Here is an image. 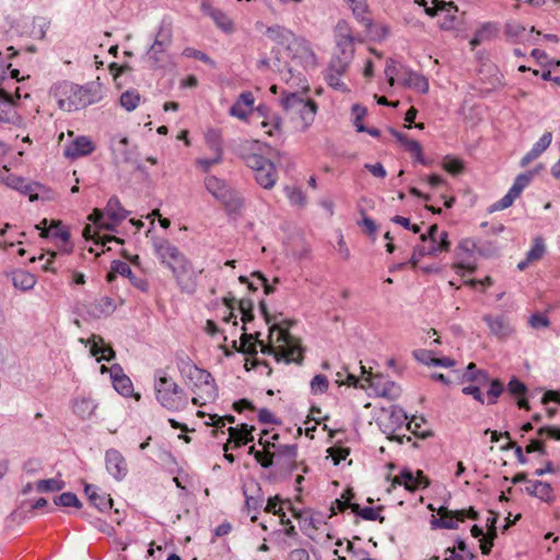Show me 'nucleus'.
Returning <instances> with one entry per match:
<instances>
[{"mask_svg":"<svg viewBox=\"0 0 560 560\" xmlns=\"http://www.w3.org/2000/svg\"><path fill=\"white\" fill-rule=\"evenodd\" d=\"M458 9L457 7L452 2V11H444L445 15L443 20L440 23V27L445 31H451L456 28L457 26V13Z\"/></svg>","mask_w":560,"mask_h":560,"instance_id":"49","label":"nucleus"},{"mask_svg":"<svg viewBox=\"0 0 560 560\" xmlns=\"http://www.w3.org/2000/svg\"><path fill=\"white\" fill-rule=\"evenodd\" d=\"M451 243L448 242V235L446 232H442L435 242H430L429 246L419 247L420 256H436L439 253L448 252Z\"/></svg>","mask_w":560,"mask_h":560,"instance_id":"29","label":"nucleus"},{"mask_svg":"<svg viewBox=\"0 0 560 560\" xmlns=\"http://www.w3.org/2000/svg\"><path fill=\"white\" fill-rule=\"evenodd\" d=\"M397 140L406 148L407 151L412 153L418 162L424 164L422 147L417 140L408 139L407 136L396 132Z\"/></svg>","mask_w":560,"mask_h":560,"instance_id":"38","label":"nucleus"},{"mask_svg":"<svg viewBox=\"0 0 560 560\" xmlns=\"http://www.w3.org/2000/svg\"><path fill=\"white\" fill-rule=\"evenodd\" d=\"M424 422L425 421L422 417L421 418L413 417L412 420H410L407 423V429H408V431H410L412 434H415L417 436L427 438L428 435H430V433L421 430V424Z\"/></svg>","mask_w":560,"mask_h":560,"instance_id":"57","label":"nucleus"},{"mask_svg":"<svg viewBox=\"0 0 560 560\" xmlns=\"http://www.w3.org/2000/svg\"><path fill=\"white\" fill-rule=\"evenodd\" d=\"M205 186L217 200L229 189L224 180L213 175L205 178Z\"/></svg>","mask_w":560,"mask_h":560,"instance_id":"39","label":"nucleus"},{"mask_svg":"<svg viewBox=\"0 0 560 560\" xmlns=\"http://www.w3.org/2000/svg\"><path fill=\"white\" fill-rule=\"evenodd\" d=\"M482 320L487 324L490 334L500 340L510 338L515 331L511 318L505 314H485Z\"/></svg>","mask_w":560,"mask_h":560,"instance_id":"11","label":"nucleus"},{"mask_svg":"<svg viewBox=\"0 0 560 560\" xmlns=\"http://www.w3.org/2000/svg\"><path fill=\"white\" fill-rule=\"evenodd\" d=\"M200 9L203 14L210 16L215 25L225 33H233L235 27L233 21L220 9L212 7L208 1H202Z\"/></svg>","mask_w":560,"mask_h":560,"instance_id":"17","label":"nucleus"},{"mask_svg":"<svg viewBox=\"0 0 560 560\" xmlns=\"http://www.w3.org/2000/svg\"><path fill=\"white\" fill-rule=\"evenodd\" d=\"M128 144L129 139L127 137H122L115 145H113V154L119 163H129L131 160Z\"/></svg>","mask_w":560,"mask_h":560,"instance_id":"41","label":"nucleus"},{"mask_svg":"<svg viewBox=\"0 0 560 560\" xmlns=\"http://www.w3.org/2000/svg\"><path fill=\"white\" fill-rule=\"evenodd\" d=\"M116 310L115 301L109 296H102L90 306V314L94 317L108 316Z\"/></svg>","mask_w":560,"mask_h":560,"instance_id":"31","label":"nucleus"},{"mask_svg":"<svg viewBox=\"0 0 560 560\" xmlns=\"http://www.w3.org/2000/svg\"><path fill=\"white\" fill-rule=\"evenodd\" d=\"M255 103V97L252 92L245 91L240 94L236 102L230 108V115L236 117L241 120L247 118L248 114L252 112Z\"/></svg>","mask_w":560,"mask_h":560,"instance_id":"19","label":"nucleus"},{"mask_svg":"<svg viewBox=\"0 0 560 560\" xmlns=\"http://www.w3.org/2000/svg\"><path fill=\"white\" fill-rule=\"evenodd\" d=\"M347 46L349 47V49L348 50L343 49L341 57H336L330 61L329 67H328L329 71L335 72V73H340V74L346 73V71L348 70V67L350 65V61L352 59V54H353L352 44L348 43Z\"/></svg>","mask_w":560,"mask_h":560,"instance_id":"33","label":"nucleus"},{"mask_svg":"<svg viewBox=\"0 0 560 560\" xmlns=\"http://www.w3.org/2000/svg\"><path fill=\"white\" fill-rule=\"evenodd\" d=\"M218 200L230 214L240 213L244 206V199L242 196L230 187Z\"/></svg>","mask_w":560,"mask_h":560,"instance_id":"28","label":"nucleus"},{"mask_svg":"<svg viewBox=\"0 0 560 560\" xmlns=\"http://www.w3.org/2000/svg\"><path fill=\"white\" fill-rule=\"evenodd\" d=\"M56 505L60 506H74L80 508L81 503L78 499V497L72 492H63L60 495L56 497L54 500Z\"/></svg>","mask_w":560,"mask_h":560,"instance_id":"50","label":"nucleus"},{"mask_svg":"<svg viewBox=\"0 0 560 560\" xmlns=\"http://www.w3.org/2000/svg\"><path fill=\"white\" fill-rule=\"evenodd\" d=\"M340 73H335L327 70L325 80L327 84L336 91L346 92L348 91L346 83L341 80Z\"/></svg>","mask_w":560,"mask_h":560,"instance_id":"51","label":"nucleus"},{"mask_svg":"<svg viewBox=\"0 0 560 560\" xmlns=\"http://www.w3.org/2000/svg\"><path fill=\"white\" fill-rule=\"evenodd\" d=\"M106 469L117 480H121L128 471L125 457L117 450L110 448L105 454Z\"/></svg>","mask_w":560,"mask_h":560,"instance_id":"15","label":"nucleus"},{"mask_svg":"<svg viewBox=\"0 0 560 560\" xmlns=\"http://www.w3.org/2000/svg\"><path fill=\"white\" fill-rule=\"evenodd\" d=\"M246 500H245V509L248 513L253 512V515L250 516L252 522H256L258 520V513L262 506L264 499L261 497H249L245 493Z\"/></svg>","mask_w":560,"mask_h":560,"instance_id":"45","label":"nucleus"},{"mask_svg":"<svg viewBox=\"0 0 560 560\" xmlns=\"http://www.w3.org/2000/svg\"><path fill=\"white\" fill-rule=\"evenodd\" d=\"M352 112L354 114V126L357 128L358 132L365 131V126L362 124V119L366 114V109L364 107H361L360 105L355 104L352 107Z\"/></svg>","mask_w":560,"mask_h":560,"instance_id":"63","label":"nucleus"},{"mask_svg":"<svg viewBox=\"0 0 560 560\" xmlns=\"http://www.w3.org/2000/svg\"><path fill=\"white\" fill-rule=\"evenodd\" d=\"M397 486H402L409 492H416L428 488L430 486V479L420 469L413 472L409 468H404L399 475L392 479V488Z\"/></svg>","mask_w":560,"mask_h":560,"instance_id":"9","label":"nucleus"},{"mask_svg":"<svg viewBox=\"0 0 560 560\" xmlns=\"http://www.w3.org/2000/svg\"><path fill=\"white\" fill-rule=\"evenodd\" d=\"M110 376L115 389L120 395L129 397L132 394V382L126 374L122 373V370L119 365H113L110 368Z\"/></svg>","mask_w":560,"mask_h":560,"instance_id":"25","label":"nucleus"},{"mask_svg":"<svg viewBox=\"0 0 560 560\" xmlns=\"http://www.w3.org/2000/svg\"><path fill=\"white\" fill-rule=\"evenodd\" d=\"M81 342H84L81 339ZM86 345H91V354L97 358V361H112L115 358V351L110 346L104 345V339L98 335H92L90 339L85 341Z\"/></svg>","mask_w":560,"mask_h":560,"instance_id":"20","label":"nucleus"},{"mask_svg":"<svg viewBox=\"0 0 560 560\" xmlns=\"http://www.w3.org/2000/svg\"><path fill=\"white\" fill-rule=\"evenodd\" d=\"M527 494L536 497L546 503H552L556 500L553 488L548 483L540 480L528 481L525 488Z\"/></svg>","mask_w":560,"mask_h":560,"instance_id":"21","label":"nucleus"},{"mask_svg":"<svg viewBox=\"0 0 560 560\" xmlns=\"http://www.w3.org/2000/svg\"><path fill=\"white\" fill-rule=\"evenodd\" d=\"M281 119L279 117L273 116L270 120H262L260 122L261 129H264L265 133L268 136H273L276 131L280 129Z\"/></svg>","mask_w":560,"mask_h":560,"instance_id":"60","label":"nucleus"},{"mask_svg":"<svg viewBox=\"0 0 560 560\" xmlns=\"http://www.w3.org/2000/svg\"><path fill=\"white\" fill-rule=\"evenodd\" d=\"M552 133L546 131L537 142L534 143L532 149L521 159V166L525 167L537 158H539L551 144Z\"/></svg>","mask_w":560,"mask_h":560,"instance_id":"22","label":"nucleus"},{"mask_svg":"<svg viewBox=\"0 0 560 560\" xmlns=\"http://www.w3.org/2000/svg\"><path fill=\"white\" fill-rule=\"evenodd\" d=\"M476 243L471 238L462 240L456 247V257L459 260L458 264L454 266L455 269H466L469 272H474L476 270L475 264L470 261V258L474 256L476 250Z\"/></svg>","mask_w":560,"mask_h":560,"instance_id":"13","label":"nucleus"},{"mask_svg":"<svg viewBox=\"0 0 560 560\" xmlns=\"http://www.w3.org/2000/svg\"><path fill=\"white\" fill-rule=\"evenodd\" d=\"M518 198L516 194H513L511 189L500 200L491 206V211H501L511 207L514 200Z\"/></svg>","mask_w":560,"mask_h":560,"instance_id":"54","label":"nucleus"},{"mask_svg":"<svg viewBox=\"0 0 560 560\" xmlns=\"http://www.w3.org/2000/svg\"><path fill=\"white\" fill-rule=\"evenodd\" d=\"M153 249L161 264L165 265L173 273L183 292L192 293L196 282L191 272V262L179 248L166 238L158 237L153 241Z\"/></svg>","mask_w":560,"mask_h":560,"instance_id":"3","label":"nucleus"},{"mask_svg":"<svg viewBox=\"0 0 560 560\" xmlns=\"http://www.w3.org/2000/svg\"><path fill=\"white\" fill-rule=\"evenodd\" d=\"M281 104L292 118H300L304 127H308L314 121L317 113L315 101L304 97L298 92L283 91Z\"/></svg>","mask_w":560,"mask_h":560,"instance_id":"6","label":"nucleus"},{"mask_svg":"<svg viewBox=\"0 0 560 560\" xmlns=\"http://www.w3.org/2000/svg\"><path fill=\"white\" fill-rule=\"evenodd\" d=\"M275 454L270 452V450H264L259 453H255V459L264 468H269L273 464Z\"/></svg>","mask_w":560,"mask_h":560,"instance_id":"62","label":"nucleus"},{"mask_svg":"<svg viewBox=\"0 0 560 560\" xmlns=\"http://www.w3.org/2000/svg\"><path fill=\"white\" fill-rule=\"evenodd\" d=\"M412 355L417 361H419L425 365H434L435 358L433 357V352L430 350H425V349L415 350Z\"/></svg>","mask_w":560,"mask_h":560,"instance_id":"61","label":"nucleus"},{"mask_svg":"<svg viewBox=\"0 0 560 560\" xmlns=\"http://www.w3.org/2000/svg\"><path fill=\"white\" fill-rule=\"evenodd\" d=\"M242 314V322L244 323L242 330L243 334L241 336L240 346H237V342L234 340L232 343V347L245 354H257V345H259L260 332L255 334H247L246 330V324L252 322L254 319V313L253 311L248 312H241Z\"/></svg>","mask_w":560,"mask_h":560,"instance_id":"10","label":"nucleus"},{"mask_svg":"<svg viewBox=\"0 0 560 560\" xmlns=\"http://www.w3.org/2000/svg\"><path fill=\"white\" fill-rule=\"evenodd\" d=\"M281 502L282 501L279 495L269 498L264 511L267 513H272L273 515H277L279 517H284L285 513H284L282 506L280 505Z\"/></svg>","mask_w":560,"mask_h":560,"instance_id":"53","label":"nucleus"},{"mask_svg":"<svg viewBox=\"0 0 560 560\" xmlns=\"http://www.w3.org/2000/svg\"><path fill=\"white\" fill-rule=\"evenodd\" d=\"M13 285L23 291H27L34 288L36 284V278L25 270H19L13 273Z\"/></svg>","mask_w":560,"mask_h":560,"instance_id":"37","label":"nucleus"},{"mask_svg":"<svg viewBox=\"0 0 560 560\" xmlns=\"http://www.w3.org/2000/svg\"><path fill=\"white\" fill-rule=\"evenodd\" d=\"M65 488V482L58 478L39 480L36 483L38 492H54Z\"/></svg>","mask_w":560,"mask_h":560,"instance_id":"43","label":"nucleus"},{"mask_svg":"<svg viewBox=\"0 0 560 560\" xmlns=\"http://www.w3.org/2000/svg\"><path fill=\"white\" fill-rule=\"evenodd\" d=\"M95 408L96 405L90 397H78L73 400L72 404L73 413H75L81 419L90 418L93 415Z\"/></svg>","mask_w":560,"mask_h":560,"instance_id":"32","label":"nucleus"},{"mask_svg":"<svg viewBox=\"0 0 560 560\" xmlns=\"http://www.w3.org/2000/svg\"><path fill=\"white\" fill-rule=\"evenodd\" d=\"M439 518H435L433 516V520L431 521V524L433 527H440V528H447V529H455L458 526V523L460 522L459 516L457 515V510L452 511L448 510L446 506H441L438 510Z\"/></svg>","mask_w":560,"mask_h":560,"instance_id":"26","label":"nucleus"},{"mask_svg":"<svg viewBox=\"0 0 560 560\" xmlns=\"http://www.w3.org/2000/svg\"><path fill=\"white\" fill-rule=\"evenodd\" d=\"M295 324L294 319H283L273 323L269 327V343L259 341L260 351L264 354L273 355L277 362L302 364L305 349L301 340L289 332V328Z\"/></svg>","mask_w":560,"mask_h":560,"instance_id":"1","label":"nucleus"},{"mask_svg":"<svg viewBox=\"0 0 560 560\" xmlns=\"http://www.w3.org/2000/svg\"><path fill=\"white\" fill-rule=\"evenodd\" d=\"M465 377L468 381L478 383L479 385L489 381L488 374L485 371L477 370V365L472 362L468 364Z\"/></svg>","mask_w":560,"mask_h":560,"instance_id":"44","label":"nucleus"},{"mask_svg":"<svg viewBox=\"0 0 560 560\" xmlns=\"http://www.w3.org/2000/svg\"><path fill=\"white\" fill-rule=\"evenodd\" d=\"M452 11V2H445L441 0H434L433 7H425L424 12L429 16H435L438 12Z\"/></svg>","mask_w":560,"mask_h":560,"instance_id":"59","label":"nucleus"},{"mask_svg":"<svg viewBox=\"0 0 560 560\" xmlns=\"http://www.w3.org/2000/svg\"><path fill=\"white\" fill-rule=\"evenodd\" d=\"M176 368L180 376L190 385L194 397L191 402L196 406L206 405L218 397V388L212 375L198 368L185 353L176 355Z\"/></svg>","mask_w":560,"mask_h":560,"instance_id":"2","label":"nucleus"},{"mask_svg":"<svg viewBox=\"0 0 560 560\" xmlns=\"http://www.w3.org/2000/svg\"><path fill=\"white\" fill-rule=\"evenodd\" d=\"M385 74L388 79V84L389 86H394L395 85V77L396 75H400L401 77V66L398 68L397 67V62L389 58L387 61H386V67H385Z\"/></svg>","mask_w":560,"mask_h":560,"instance_id":"55","label":"nucleus"},{"mask_svg":"<svg viewBox=\"0 0 560 560\" xmlns=\"http://www.w3.org/2000/svg\"><path fill=\"white\" fill-rule=\"evenodd\" d=\"M499 26L494 22H486L482 23L475 32L469 44L471 49H475L477 46L482 44L483 42H488L498 36Z\"/></svg>","mask_w":560,"mask_h":560,"instance_id":"24","label":"nucleus"},{"mask_svg":"<svg viewBox=\"0 0 560 560\" xmlns=\"http://www.w3.org/2000/svg\"><path fill=\"white\" fill-rule=\"evenodd\" d=\"M205 140L208 149L218 156L223 155L222 133L219 129L211 128L207 130Z\"/></svg>","mask_w":560,"mask_h":560,"instance_id":"35","label":"nucleus"},{"mask_svg":"<svg viewBox=\"0 0 560 560\" xmlns=\"http://www.w3.org/2000/svg\"><path fill=\"white\" fill-rule=\"evenodd\" d=\"M329 381L323 374L315 375L311 381V392L313 395L324 394L328 390Z\"/></svg>","mask_w":560,"mask_h":560,"instance_id":"48","label":"nucleus"},{"mask_svg":"<svg viewBox=\"0 0 560 560\" xmlns=\"http://www.w3.org/2000/svg\"><path fill=\"white\" fill-rule=\"evenodd\" d=\"M508 390L510 392V394L512 395H515V396H523L526 394L527 392V388L525 386L524 383H522L520 380L517 378H512L509 384H508Z\"/></svg>","mask_w":560,"mask_h":560,"instance_id":"64","label":"nucleus"},{"mask_svg":"<svg viewBox=\"0 0 560 560\" xmlns=\"http://www.w3.org/2000/svg\"><path fill=\"white\" fill-rule=\"evenodd\" d=\"M443 168L453 175H457L464 171V163L459 159L446 156L443 161Z\"/></svg>","mask_w":560,"mask_h":560,"instance_id":"52","label":"nucleus"},{"mask_svg":"<svg viewBox=\"0 0 560 560\" xmlns=\"http://www.w3.org/2000/svg\"><path fill=\"white\" fill-rule=\"evenodd\" d=\"M273 454L275 457L283 458L288 465H292L298 457V446L295 444L282 445Z\"/></svg>","mask_w":560,"mask_h":560,"instance_id":"42","label":"nucleus"},{"mask_svg":"<svg viewBox=\"0 0 560 560\" xmlns=\"http://www.w3.org/2000/svg\"><path fill=\"white\" fill-rule=\"evenodd\" d=\"M153 386L156 401L166 410L180 411L188 406V394L165 369L155 371Z\"/></svg>","mask_w":560,"mask_h":560,"instance_id":"4","label":"nucleus"},{"mask_svg":"<svg viewBox=\"0 0 560 560\" xmlns=\"http://www.w3.org/2000/svg\"><path fill=\"white\" fill-rule=\"evenodd\" d=\"M362 371L364 374H366L363 381L366 383V386L372 389L374 395L389 399H395L399 396L400 388L396 383L389 381L381 374L366 372L364 366H362ZM363 387H365V385H363Z\"/></svg>","mask_w":560,"mask_h":560,"instance_id":"8","label":"nucleus"},{"mask_svg":"<svg viewBox=\"0 0 560 560\" xmlns=\"http://www.w3.org/2000/svg\"><path fill=\"white\" fill-rule=\"evenodd\" d=\"M127 211L121 207L117 197H112L105 208V214L110 223H105L103 226L107 230H113L114 225L121 222L127 217Z\"/></svg>","mask_w":560,"mask_h":560,"instance_id":"23","label":"nucleus"},{"mask_svg":"<svg viewBox=\"0 0 560 560\" xmlns=\"http://www.w3.org/2000/svg\"><path fill=\"white\" fill-rule=\"evenodd\" d=\"M528 324L534 329L548 328L550 320L546 315L536 313L529 316Z\"/></svg>","mask_w":560,"mask_h":560,"instance_id":"56","label":"nucleus"},{"mask_svg":"<svg viewBox=\"0 0 560 560\" xmlns=\"http://www.w3.org/2000/svg\"><path fill=\"white\" fill-rule=\"evenodd\" d=\"M400 83L405 88L413 89L422 94H427L429 92L428 79L419 72L404 66H401Z\"/></svg>","mask_w":560,"mask_h":560,"instance_id":"16","label":"nucleus"},{"mask_svg":"<svg viewBox=\"0 0 560 560\" xmlns=\"http://www.w3.org/2000/svg\"><path fill=\"white\" fill-rule=\"evenodd\" d=\"M245 164L255 172L256 182L265 189H271L278 178L275 164L258 153L243 155Z\"/></svg>","mask_w":560,"mask_h":560,"instance_id":"7","label":"nucleus"},{"mask_svg":"<svg viewBox=\"0 0 560 560\" xmlns=\"http://www.w3.org/2000/svg\"><path fill=\"white\" fill-rule=\"evenodd\" d=\"M222 162V156L214 155L210 159H197L196 166L202 172L208 173L212 166L218 165Z\"/></svg>","mask_w":560,"mask_h":560,"instance_id":"58","label":"nucleus"},{"mask_svg":"<svg viewBox=\"0 0 560 560\" xmlns=\"http://www.w3.org/2000/svg\"><path fill=\"white\" fill-rule=\"evenodd\" d=\"M253 427H248L247 424H242L240 428L230 427L229 428V443L233 442L234 447H238L247 444L254 440L252 435Z\"/></svg>","mask_w":560,"mask_h":560,"instance_id":"30","label":"nucleus"},{"mask_svg":"<svg viewBox=\"0 0 560 560\" xmlns=\"http://www.w3.org/2000/svg\"><path fill=\"white\" fill-rule=\"evenodd\" d=\"M504 390V385L499 380H492L490 382V388L487 392V404L494 405L497 404L499 397L502 395Z\"/></svg>","mask_w":560,"mask_h":560,"instance_id":"46","label":"nucleus"},{"mask_svg":"<svg viewBox=\"0 0 560 560\" xmlns=\"http://www.w3.org/2000/svg\"><path fill=\"white\" fill-rule=\"evenodd\" d=\"M69 91L72 94V97H69L68 100H59L58 102L61 109L67 112L78 110L93 103L88 89L70 84Z\"/></svg>","mask_w":560,"mask_h":560,"instance_id":"12","label":"nucleus"},{"mask_svg":"<svg viewBox=\"0 0 560 560\" xmlns=\"http://www.w3.org/2000/svg\"><path fill=\"white\" fill-rule=\"evenodd\" d=\"M546 246L542 237H536L529 252L527 253V261H537L542 258Z\"/></svg>","mask_w":560,"mask_h":560,"instance_id":"47","label":"nucleus"},{"mask_svg":"<svg viewBox=\"0 0 560 560\" xmlns=\"http://www.w3.org/2000/svg\"><path fill=\"white\" fill-rule=\"evenodd\" d=\"M47 222V219H44L38 225H36V229L40 230L42 237H52L60 240L65 244L69 243L70 231L61 221L52 220L49 226H46Z\"/></svg>","mask_w":560,"mask_h":560,"instance_id":"18","label":"nucleus"},{"mask_svg":"<svg viewBox=\"0 0 560 560\" xmlns=\"http://www.w3.org/2000/svg\"><path fill=\"white\" fill-rule=\"evenodd\" d=\"M141 101V95L137 90H127L120 95V105L127 112L135 110Z\"/></svg>","mask_w":560,"mask_h":560,"instance_id":"40","label":"nucleus"},{"mask_svg":"<svg viewBox=\"0 0 560 560\" xmlns=\"http://www.w3.org/2000/svg\"><path fill=\"white\" fill-rule=\"evenodd\" d=\"M266 35L271 40L287 45L292 59L304 68H314L316 65V55L312 50L308 42L296 37L294 33L284 26L273 25L267 28Z\"/></svg>","mask_w":560,"mask_h":560,"instance_id":"5","label":"nucleus"},{"mask_svg":"<svg viewBox=\"0 0 560 560\" xmlns=\"http://www.w3.org/2000/svg\"><path fill=\"white\" fill-rule=\"evenodd\" d=\"M542 168V165H539L537 168L533 171H528L526 173H522L516 176L513 185L511 186V190L513 194H516L518 197L522 191L530 184L533 177L538 174V172Z\"/></svg>","mask_w":560,"mask_h":560,"instance_id":"36","label":"nucleus"},{"mask_svg":"<svg viewBox=\"0 0 560 560\" xmlns=\"http://www.w3.org/2000/svg\"><path fill=\"white\" fill-rule=\"evenodd\" d=\"M84 492L90 502L101 512L108 511L113 506V499L109 494L98 493V489L93 485H85Z\"/></svg>","mask_w":560,"mask_h":560,"instance_id":"27","label":"nucleus"},{"mask_svg":"<svg viewBox=\"0 0 560 560\" xmlns=\"http://www.w3.org/2000/svg\"><path fill=\"white\" fill-rule=\"evenodd\" d=\"M95 149L94 142L89 137L80 136L66 147L65 156L75 160L92 154Z\"/></svg>","mask_w":560,"mask_h":560,"instance_id":"14","label":"nucleus"},{"mask_svg":"<svg viewBox=\"0 0 560 560\" xmlns=\"http://www.w3.org/2000/svg\"><path fill=\"white\" fill-rule=\"evenodd\" d=\"M172 43V28L168 24H162L156 33L155 40L150 49V57H155L156 47L167 48Z\"/></svg>","mask_w":560,"mask_h":560,"instance_id":"34","label":"nucleus"}]
</instances>
